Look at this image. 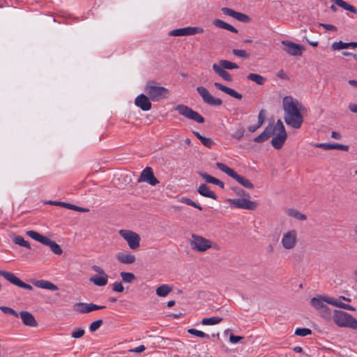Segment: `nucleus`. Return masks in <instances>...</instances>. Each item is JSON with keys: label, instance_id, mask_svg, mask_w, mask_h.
<instances>
[{"label": "nucleus", "instance_id": "nucleus-21", "mask_svg": "<svg viewBox=\"0 0 357 357\" xmlns=\"http://www.w3.org/2000/svg\"><path fill=\"white\" fill-rule=\"evenodd\" d=\"M148 96L143 93L136 97L135 104L143 111H149L151 109V102Z\"/></svg>", "mask_w": 357, "mask_h": 357}, {"label": "nucleus", "instance_id": "nucleus-18", "mask_svg": "<svg viewBox=\"0 0 357 357\" xmlns=\"http://www.w3.org/2000/svg\"><path fill=\"white\" fill-rule=\"evenodd\" d=\"M204 32V29L200 26H187L176 29L170 31L169 34L173 36H192Z\"/></svg>", "mask_w": 357, "mask_h": 357}, {"label": "nucleus", "instance_id": "nucleus-14", "mask_svg": "<svg viewBox=\"0 0 357 357\" xmlns=\"http://www.w3.org/2000/svg\"><path fill=\"white\" fill-rule=\"evenodd\" d=\"M0 275L8 280L11 284L16 285L20 288L32 290L31 285L26 284L18 278L14 273L3 270H0Z\"/></svg>", "mask_w": 357, "mask_h": 357}, {"label": "nucleus", "instance_id": "nucleus-31", "mask_svg": "<svg viewBox=\"0 0 357 357\" xmlns=\"http://www.w3.org/2000/svg\"><path fill=\"white\" fill-rule=\"evenodd\" d=\"M349 47L353 48L357 47V42L343 43L342 41H339L333 43L332 45V49L333 50L346 49Z\"/></svg>", "mask_w": 357, "mask_h": 357}, {"label": "nucleus", "instance_id": "nucleus-55", "mask_svg": "<svg viewBox=\"0 0 357 357\" xmlns=\"http://www.w3.org/2000/svg\"><path fill=\"white\" fill-rule=\"evenodd\" d=\"M243 339V337L242 336H236L233 334H231L229 336V341L232 344H236L238 343L241 340Z\"/></svg>", "mask_w": 357, "mask_h": 357}, {"label": "nucleus", "instance_id": "nucleus-32", "mask_svg": "<svg viewBox=\"0 0 357 357\" xmlns=\"http://www.w3.org/2000/svg\"><path fill=\"white\" fill-rule=\"evenodd\" d=\"M51 204H53L57 205V206H62L66 207V208H67L68 209H71V210H73V211H78V212H88L89 211L86 208H82V207L77 206L76 205L68 204V203H66V202H51Z\"/></svg>", "mask_w": 357, "mask_h": 357}, {"label": "nucleus", "instance_id": "nucleus-62", "mask_svg": "<svg viewBox=\"0 0 357 357\" xmlns=\"http://www.w3.org/2000/svg\"><path fill=\"white\" fill-rule=\"evenodd\" d=\"M174 305H175V301H173V300L168 301L167 303V305L168 307H172Z\"/></svg>", "mask_w": 357, "mask_h": 357}, {"label": "nucleus", "instance_id": "nucleus-61", "mask_svg": "<svg viewBox=\"0 0 357 357\" xmlns=\"http://www.w3.org/2000/svg\"><path fill=\"white\" fill-rule=\"evenodd\" d=\"M307 43H308L310 45H312V46H313V47H317V46H318V42H317V41H310V40H307Z\"/></svg>", "mask_w": 357, "mask_h": 357}, {"label": "nucleus", "instance_id": "nucleus-58", "mask_svg": "<svg viewBox=\"0 0 357 357\" xmlns=\"http://www.w3.org/2000/svg\"><path fill=\"white\" fill-rule=\"evenodd\" d=\"M349 109L351 112L357 114V105L351 104L349 105Z\"/></svg>", "mask_w": 357, "mask_h": 357}, {"label": "nucleus", "instance_id": "nucleus-8", "mask_svg": "<svg viewBox=\"0 0 357 357\" xmlns=\"http://www.w3.org/2000/svg\"><path fill=\"white\" fill-rule=\"evenodd\" d=\"M191 237L190 245L191 248L196 252H204L213 248L212 241L202 236L192 234Z\"/></svg>", "mask_w": 357, "mask_h": 357}, {"label": "nucleus", "instance_id": "nucleus-4", "mask_svg": "<svg viewBox=\"0 0 357 357\" xmlns=\"http://www.w3.org/2000/svg\"><path fill=\"white\" fill-rule=\"evenodd\" d=\"M144 91L149 98L153 102L165 98L169 94V90L167 89L159 86L154 81H149L146 84Z\"/></svg>", "mask_w": 357, "mask_h": 357}, {"label": "nucleus", "instance_id": "nucleus-33", "mask_svg": "<svg viewBox=\"0 0 357 357\" xmlns=\"http://www.w3.org/2000/svg\"><path fill=\"white\" fill-rule=\"evenodd\" d=\"M332 1H333L336 6H340L346 10L350 11L354 14L357 13V9L354 6L343 0H332Z\"/></svg>", "mask_w": 357, "mask_h": 357}, {"label": "nucleus", "instance_id": "nucleus-42", "mask_svg": "<svg viewBox=\"0 0 357 357\" xmlns=\"http://www.w3.org/2000/svg\"><path fill=\"white\" fill-rule=\"evenodd\" d=\"M245 133V129L243 126H239L236 130L231 134V137L234 139H236L237 140H240L244 135Z\"/></svg>", "mask_w": 357, "mask_h": 357}, {"label": "nucleus", "instance_id": "nucleus-38", "mask_svg": "<svg viewBox=\"0 0 357 357\" xmlns=\"http://www.w3.org/2000/svg\"><path fill=\"white\" fill-rule=\"evenodd\" d=\"M287 214L291 217H293L299 220H305L307 217L305 215L301 213L298 211L293 208H289L287 210Z\"/></svg>", "mask_w": 357, "mask_h": 357}, {"label": "nucleus", "instance_id": "nucleus-37", "mask_svg": "<svg viewBox=\"0 0 357 357\" xmlns=\"http://www.w3.org/2000/svg\"><path fill=\"white\" fill-rule=\"evenodd\" d=\"M247 78L249 80H251L259 85H263L265 83L266 78L263 76L256 74V73H250L248 75Z\"/></svg>", "mask_w": 357, "mask_h": 357}, {"label": "nucleus", "instance_id": "nucleus-11", "mask_svg": "<svg viewBox=\"0 0 357 357\" xmlns=\"http://www.w3.org/2000/svg\"><path fill=\"white\" fill-rule=\"evenodd\" d=\"M120 236L128 243L132 250H136L139 247L140 236L138 234L127 229H121Z\"/></svg>", "mask_w": 357, "mask_h": 357}, {"label": "nucleus", "instance_id": "nucleus-63", "mask_svg": "<svg viewBox=\"0 0 357 357\" xmlns=\"http://www.w3.org/2000/svg\"><path fill=\"white\" fill-rule=\"evenodd\" d=\"M216 185L219 186L222 189H224V188H225L224 183L222 181H220V180H219V181L218 182Z\"/></svg>", "mask_w": 357, "mask_h": 357}, {"label": "nucleus", "instance_id": "nucleus-3", "mask_svg": "<svg viewBox=\"0 0 357 357\" xmlns=\"http://www.w3.org/2000/svg\"><path fill=\"white\" fill-rule=\"evenodd\" d=\"M333 320L339 327L357 329V319L346 312L335 310L333 313Z\"/></svg>", "mask_w": 357, "mask_h": 357}, {"label": "nucleus", "instance_id": "nucleus-35", "mask_svg": "<svg viewBox=\"0 0 357 357\" xmlns=\"http://www.w3.org/2000/svg\"><path fill=\"white\" fill-rule=\"evenodd\" d=\"M172 288L168 284H162L156 289V294L160 297H165L167 296Z\"/></svg>", "mask_w": 357, "mask_h": 357}, {"label": "nucleus", "instance_id": "nucleus-23", "mask_svg": "<svg viewBox=\"0 0 357 357\" xmlns=\"http://www.w3.org/2000/svg\"><path fill=\"white\" fill-rule=\"evenodd\" d=\"M274 128L273 122L270 123L264 129V130L258 136H257L254 141L257 143H261L267 140L270 137L273 135Z\"/></svg>", "mask_w": 357, "mask_h": 357}, {"label": "nucleus", "instance_id": "nucleus-41", "mask_svg": "<svg viewBox=\"0 0 357 357\" xmlns=\"http://www.w3.org/2000/svg\"><path fill=\"white\" fill-rule=\"evenodd\" d=\"M199 175L209 183L217 185L218 182L219 181V179L208 174L206 172H199Z\"/></svg>", "mask_w": 357, "mask_h": 357}, {"label": "nucleus", "instance_id": "nucleus-44", "mask_svg": "<svg viewBox=\"0 0 357 357\" xmlns=\"http://www.w3.org/2000/svg\"><path fill=\"white\" fill-rule=\"evenodd\" d=\"M295 335L301 337H305L312 334V331L307 328H297L295 331Z\"/></svg>", "mask_w": 357, "mask_h": 357}, {"label": "nucleus", "instance_id": "nucleus-17", "mask_svg": "<svg viewBox=\"0 0 357 357\" xmlns=\"http://www.w3.org/2000/svg\"><path fill=\"white\" fill-rule=\"evenodd\" d=\"M281 243L284 249H293L297 243V231L295 229H291L284 233Z\"/></svg>", "mask_w": 357, "mask_h": 357}, {"label": "nucleus", "instance_id": "nucleus-52", "mask_svg": "<svg viewBox=\"0 0 357 357\" xmlns=\"http://www.w3.org/2000/svg\"><path fill=\"white\" fill-rule=\"evenodd\" d=\"M234 191L235 192V193L240 196V197H242V198L243 197H250V194L247 192H245V190H243V189H241L239 188H234Z\"/></svg>", "mask_w": 357, "mask_h": 357}, {"label": "nucleus", "instance_id": "nucleus-40", "mask_svg": "<svg viewBox=\"0 0 357 357\" xmlns=\"http://www.w3.org/2000/svg\"><path fill=\"white\" fill-rule=\"evenodd\" d=\"M120 275L122 278V280L126 283H131L136 278L135 275L132 273L129 272H121Z\"/></svg>", "mask_w": 357, "mask_h": 357}, {"label": "nucleus", "instance_id": "nucleus-36", "mask_svg": "<svg viewBox=\"0 0 357 357\" xmlns=\"http://www.w3.org/2000/svg\"><path fill=\"white\" fill-rule=\"evenodd\" d=\"M222 317H206L202 319L201 323L202 325L208 326V325H215L219 323H220L222 321Z\"/></svg>", "mask_w": 357, "mask_h": 357}, {"label": "nucleus", "instance_id": "nucleus-24", "mask_svg": "<svg viewBox=\"0 0 357 357\" xmlns=\"http://www.w3.org/2000/svg\"><path fill=\"white\" fill-rule=\"evenodd\" d=\"M314 146L324 150L337 149L344 151H347L349 150V146L336 143H319L314 144Z\"/></svg>", "mask_w": 357, "mask_h": 357}, {"label": "nucleus", "instance_id": "nucleus-50", "mask_svg": "<svg viewBox=\"0 0 357 357\" xmlns=\"http://www.w3.org/2000/svg\"><path fill=\"white\" fill-rule=\"evenodd\" d=\"M85 333L84 329L77 328L71 333V337L75 339L82 337Z\"/></svg>", "mask_w": 357, "mask_h": 357}, {"label": "nucleus", "instance_id": "nucleus-47", "mask_svg": "<svg viewBox=\"0 0 357 357\" xmlns=\"http://www.w3.org/2000/svg\"><path fill=\"white\" fill-rule=\"evenodd\" d=\"M181 202L183 203H185L187 205H189V206H193V207H195L196 208H198L200 211H202L203 209L202 207L200 205L196 204L195 202H193L192 199H190L189 198H184L183 197V198L181 199Z\"/></svg>", "mask_w": 357, "mask_h": 357}, {"label": "nucleus", "instance_id": "nucleus-22", "mask_svg": "<svg viewBox=\"0 0 357 357\" xmlns=\"http://www.w3.org/2000/svg\"><path fill=\"white\" fill-rule=\"evenodd\" d=\"M19 316L20 317L22 323L29 327H37L38 322L36 320L34 316L29 312L27 311H21L19 313Z\"/></svg>", "mask_w": 357, "mask_h": 357}, {"label": "nucleus", "instance_id": "nucleus-56", "mask_svg": "<svg viewBox=\"0 0 357 357\" xmlns=\"http://www.w3.org/2000/svg\"><path fill=\"white\" fill-rule=\"evenodd\" d=\"M145 349H146L145 346L140 345V346H139L137 347H135L134 349H132L129 350V351L130 352H132V353L139 354V353H141V352L144 351Z\"/></svg>", "mask_w": 357, "mask_h": 357}, {"label": "nucleus", "instance_id": "nucleus-25", "mask_svg": "<svg viewBox=\"0 0 357 357\" xmlns=\"http://www.w3.org/2000/svg\"><path fill=\"white\" fill-rule=\"evenodd\" d=\"M116 258L119 262L123 264H132L136 260L134 255L124 252H118L116 255Z\"/></svg>", "mask_w": 357, "mask_h": 357}, {"label": "nucleus", "instance_id": "nucleus-39", "mask_svg": "<svg viewBox=\"0 0 357 357\" xmlns=\"http://www.w3.org/2000/svg\"><path fill=\"white\" fill-rule=\"evenodd\" d=\"M13 241L17 245L26 248L28 249H31L30 243L28 241H25L24 238L21 236H15L13 238Z\"/></svg>", "mask_w": 357, "mask_h": 357}, {"label": "nucleus", "instance_id": "nucleus-20", "mask_svg": "<svg viewBox=\"0 0 357 357\" xmlns=\"http://www.w3.org/2000/svg\"><path fill=\"white\" fill-rule=\"evenodd\" d=\"M221 10L225 15L230 16L238 22L248 23L250 20V18L248 15L240 12H237L231 8L223 7L221 8Z\"/></svg>", "mask_w": 357, "mask_h": 357}, {"label": "nucleus", "instance_id": "nucleus-19", "mask_svg": "<svg viewBox=\"0 0 357 357\" xmlns=\"http://www.w3.org/2000/svg\"><path fill=\"white\" fill-rule=\"evenodd\" d=\"M138 183L146 182L152 186L159 183V181L155 177L151 167H146L141 173L137 180Z\"/></svg>", "mask_w": 357, "mask_h": 357}, {"label": "nucleus", "instance_id": "nucleus-54", "mask_svg": "<svg viewBox=\"0 0 357 357\" xmlns=\"http://www.w3.org/2000/svg\"><path fill=\"white\" fill-rule=\"evenodd\" d=\"M319 26H322V27L325 28L326 30L331 31H336L337 30V29L335 26L332 25V24H328L320 23Z\"/></svg>", "mask_w": 357, "mask_h": 357}, {"label": "nucleus", "instance_id": "nucleus-57", "mask_svg": "<svg viewBox=\"0 0 357 357\" xmlns=\"http://www.w3.org/2000/svg\"><path fill=\"white\" fill-rule=\"evenodd\" d=\"M261 126H259V124L257 123V125H252L248 126V129L250 132H255L257 129H259Z\"/></svg>", "mask_w": 357, "mask_h": 357}, {"label": "nucleus", "instance_id": "nucleus-26", "mask_svg": "<svg viewBox=\"0 0 357 357\" xmlns=\"http://www.w3.org/2000/svg\"><path fill=\"white\" fill-rule=\"evenodd\" d=\"M214 86L221 91L229 95L230 96L236 98L238 100H241L242 98V95L239 93H238L236 91H235L233 89H231L229 87H227L221 83L219 82H215Z\"/></svg>", "mask_w": 357, "mask_h": 357}, {"label": "nucleus", "instance_id": "nucleus-30", "mask_svg": "<svg viewBox=\"0 0 357 357\" xmlns=\"http://www.w3.org/2000/svg\"><path fill=\"white\" fill-rule=\"evenodd\" d=\"M213 24L216 27L228 30L232 33H238V30L234 26L229 24L228 23L225 22L224 21H222L221 20H219V19L214 20L213 22Z\"/></svg>", "mask_w": 357, "mask_h": 357}, {"label": "nucleus", "instance_id": "nucleus-2", "mask_svg": "<svg viewBox=\"0 0 357 357\" xmlns=\"http://www.w3.org/2000/svg\"><path fill=\"white\" fill-rule=\"evenodd\" d=\"M326 303L331 305L350 311H355L356 309L350 305L346 304L337 298L330 296L322 297L321 296L312 298L310 301L311 305L317 310H324V312L329 313V308L324 304Z\"/></svg>", "mask_w": 357, "mask_h": 357}, {"label": "nucleus", "instance_id": "nucleus-34", "mask_svg": "<svg viewBox=\"0 0 357 357\" xmlns=\"http://www.w3.org/2000/svg\"><path fill=\"white\" fill-rule=\"evenodd\" d=\"M217 64H218V66H219V67L221 69H224V70H225V69H228V70L238 69L239 68L236 63H233L229 61H227V60H224V59L220 60L219 61V63Z\"/></svg>", "mask_w": 357, "mask_h": 357}, {"label": "nucleus", "instance_id": "nucleus-45", "mask_svg": "<svg viewBox=\"0 0 357 357\" xmlns=\"http://www.w3.org/2000/svg\"><path fill=\"white\" fill-rule=\"evenodd\" d=\"M232 53L234 55L241 58L248 59L250 56V54L244 50L234 49Z\"/></svg>", "mask_w": 357, "mask_h": 357}, {"label": "nucleus", "instance_id": "nucleus-29", "mask_svg": "<svg viewBox=\"0 0 357 357\" xmlns=\"http://www.w3.org/2000/svg\"><path fill=\"white\" fill-rule=\"evenodd\" d=\"M213 70L215 71L216 74H218L220 77H221L224 80L227 82L232 81L231 75L225 70L221 69L217 63H214L213 65Z\"/></svg>", "mask_w": 357, "mask_h": 357}, {"label": "nucleus", "instance_id": "nucleus-46", "mask_svg": "<svg viewBox=\"0 0 357 357\" xmlns=\"http://www.w3.org/2000/svg\"><path fill=\"white\" fill-rule=\"evenodd\" d=\"M0 310L4 314H11V315H13V316H14L15 317H19V314L15 310L12 309L11 307H6V306H1V307H0Z\"/></svg>", "mask_w": 357, "mask_h": 357}, {"label": "nucleus", "instance_id": "nucleus-7", "mask_svg": "<svg viewBox=\"0 0 357 357\" xmlns=\"http://www.w3.org/2000/svg\"><path fill=\"white\" fill-rule=\"evenodd\" d=\"M26 234L33 240L40 242V243L47 245L50 248L51 250L56 255H61L63 250L60 245L55 241L51 240L50 238L43 236L33 230L26 231Z\"/></svg>", "mask_w": 357, "mask_h": 357}, {"label": "nucleus", "instance_id": "nucleus-6", "mask_svg": "<svg viewBox=\"0 0 357 357\" xmlns=\"http://www.w3.org/2000/svg\"><path fill=\"white\" fill-rule=\"evenodd\" d=\"M275 136L271 140V144L275 149H280L287 139V132L280 119H278L275 123L273 124Z\"/></svg>", "mask_w": 357, "mask_h": 357}, {"label": "nucleus", "instance_id": "nucleus-28", "mask_svg": "<svg viewBox=\"0 0 357 357\" xmlns=\"http://www.w3.org/2000/svg\"><path fill=\"white\" fill-rule=\"evenodd\" d=\"M34 285L38 288L52 290V291H56L58 290V287L53 284L52 282L44 280H36L34 282Z\"/></svg>", "mask_w": 357, "mask_h": 357}, {"label": "nucleus", "instance_id": "nucleus-48", "mask_svg": "<svg viewBox=\"0 0 357 357\" xmlns=\"http://www.w3.org/2000/svg\"><path fill=\"white\" fill-rule=\"evenodd\" d=\"M102 323L103 321L102 319H98L92 322L89 326L90 331L92 333L96 331L101 326Z\"/></svg>", "mask_w": 357, "mask_h": 357}, {"label": "nucleus", "instance_id": "nucleus-49", "mask_svg": "<svg viewBox=\"0 0 357 357\" xmlns=\"http://www.w3.org/2000/svg\"><path fill=\"white\" fill-rule=\"evenodd\" d=\"M202 144L205 146L207 148H212V146L215 144V142L211 138H208L206 137H203V138L201 139Z\"/></svg>", "mask_w": 357, "mask_h": 357}, {"label": "nucleus", "instance_id": "nucleus-64", "mask_svg": "<svg viewBox=\"0 0 357 357\" xmlns=\"http://www.w3.org/2000/svg\"><path fill=\"white\" fill-rule=\"evenodd\" d=\"M294 351L297 353H301L303 351V349L301 347H294Z\"/></svg>", "mask_w": 357, "mask_h": 357}, {"label": "nucleus", "instance_id": "nucleus-59", "mask_svg": "<svg viewBox=\"0 0 357 357\" xmlns=\"http://www.w3.org/2000/svg\"><path fill=\"white\" fill-rule=\"evenodd\" d=\"M331 137L333 138V139H340L341 138V135L337 132H332L331 133Z\"/></svg>", "mask_w": 357, "mask_h": 357}, {"label": "nucleus", "instance_id": "nucleus-1", "mask_svg": "<svg viewBox=\"0 0 357 357\" xmlns=\"http://www.w3.org/2000/svg\"><path fill=\"white\" fill-rule=\"evenodd\" d=\"M282 107L286 124L294 129H299L303 122L301 111L304 110L305 107L291 96H285L283 98Z\"/></svg>", "mask_w": 357, "mask_h": 357}, {"label": "nucleus", "instance_id": "nucleus-60", "mask_svg": "<svg viewBox=\"0 0 357 357\" xmlns=\"http://www.w3.org/2000/svg\"><path fill=\"white\" fill-rule=\"evenodd\" d=\"M349 84L354 87L357 88V80L350 79Z\"/></svg>", "mask_w": 357, "mask_h": 357}, {"label": "nucleus", "instance_id": "nucleus-13", "mask_svg": "<svg viewBox=\"0 0 357 357\" xmlns=\"http://www.w3.org/2000/svg\"><path fill=\"white\" fill-rule=\"evenodd\" d=\"M91 268L98 273L90 278L89 280L93 282L95 285L98 287L105 286L108 282V275L105 272L103 268L99 266L93 265Z\"/></svg>", "mask_w": 357, "mask_h": 357}, {"label": "nucleus", "instance_id": "nucleus-15", "mask_svg": "<svg viewBox=\"0 0 357 357\" xmlns=\"http://www.w3.org/2000/svg\"><path fill=\"white\" fill-rule=\"evenodd\" d=\"M283 50L291 56H301L305 50L304 46L290 40H282Z\"/></svg>", "mask_w": 357, "mask_h": 357}, {"label": "nucleus", "instance_id": "nucleus-5", "mask_svg": "<svg viewBox=\"0 0 357 357\" xmlns=\"http://www.w3.org/2000/svg\"><path fill=\"white\" fill-rule=\"evenodd\" d=\"M215 165L218 169H220V171L225 173L229 176L234 178L238 183H239L244 188H248V189H253L254 188V185L249 179L246 178L245 177H244L243 176L239 175L233 169L230 168L225 164H224L222 162H216Z\"/></svg>", "mask_w": 357, "mask_h": 357}, {"label": "nucleus", "instance_id": "nucleus-43", "mask_svg": "<svg viewBox=\"0 0 357 357\" xmlns=\"http://www.w3.org/2000/svg\"><path fill=\"white\" fill-rule=\"evenodd\" d=\"M188 333H189L191 335H195L197 337H202V338H207V339L210 338L209 335H208L201 331L197 330L195 328L188 329Z\"/></svg>", "mask_w": 357, "mask_h": 357}, {"label": "nucleus", "instance_id": "nucleus-12", "mask_svg": "<svg viewBox=\"0 0 357 357\" xmlns=\"http://www.w3.org/2000/svg\"><path fill=\"white\" fill-rule=\"evenodd\" d=\"M196 90L204 103L211 106H220L222 104L221 99L213 97L204 86H197Z\"/></svg>", "mask_w": 357, "mask_h": 357}, {"label": "nucleus", "instance_id": "nucleus-27", "mask_svg": "<svg viewBox=\"0 0 357 357\" xmlns=\"http://www.w3.org/2000/svg\"><path fill=\"white\" fill-rule=\"evenodd\" d=\"M197 192L203 197L211 198L214 200L217 199V195L213 191L210 190L209 187L205 183H202L199 186Z\"/></svg>", "mask_w": 357, "mask_h": 357}, {"label": "nucleus", "instance_id": "nucleus-51", "mask_svg": "<svg viewBox=\"0 0 357 357\" xmlns=\"http://www.w3.org/2000/svg\"><path fill=\"white\" fill-rule=\"evenodd\" d=\"M112 290L115 292H123L124 287L121 282H115L112 285Z\"/></svg>", "mask_w": 357, "mask_h": 357}, {"label": "nucleus", "instance_id": "nucleus-16", "mask_svg": "<svg viewBox=\"0 0 357 357\" xmlns=\"http://www.w3.org/2000/svg\"><path fill=\"white\" fill-rule=\"evenodd\" d=\"M106 307L104 305H98L92 303H77L73 305V310L78 314H87L91 312L105 309Z\"/></svg>", "mask_w": 357, "mask_h": 357}, {"label": "nucleus", "instance_id": "nucleus-10", "mask_svg": "<svg viewBox=\"0 0 357 357\" xmlns=\"http://www.w3.org/2000/svg\"><path fill=\"white\" fill-rule=\"evenodd\" d=\"M180 115L185 116L188 119L193 120L199 123H203L204 122V118L199 114L197 112L194 111L192 109L185 105H178L175 107Z\"/></svg>", "mask_w": 357, "mask_h": 357}, {"label": "nucleus", "instance_id": "nucleus-9", "mask_svg": "<svg viewBox=\"0 0 357 357\" xmlns=\"http://www.w3.org/2000/svg\"><path fill=\"white\" fill-rule=\"evenodd\" d=\"M227 202L231 207L250 211L255 210L259 205L257 202L250 200V197L228 199Z\"/></svg>", "mask_w": 357, "mask_h": 357}, {"label": "nucleus", "instance_id": "nucleus-53", "mask_svg": "<svg viewBox=\"0 0 357 357\" xmlns=\"http://www.w3.org/2000/svg\"><path fill=\"white\" fill-rule=\"evenodd\" d=\"M266 110L262 109L260 110L259 114H258V123L259 124V126H262L264 122V119H265V116H266Z\"/></svg>", "mask_w": 357, "mask_h": 357}]
</instances>
